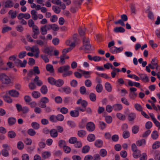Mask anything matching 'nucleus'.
<instances>
[{"mask_svg": "<svg viewBox=\"0 0 160 160\" xmlns=\"http://www.w3.org/2000/svg\"><path fill=\"white\" fill-rule=\"evenodd\" d=\"M137 94L135 92H129V96L132 99H135L137 96Z\"/></svg>", "mask_w": 160, "mask_h": 160, "instance_id": "nucleus-46", "label": "nucleus"}, {"mask_svg": "<svg viewBox=\"0 0 160 160\" xmlns=\"http://www.w3.org/2000/svg\"><path fill=\"white\" fill-rule=\"evenodd\" d=\"M135 117L136 115L135 113H131L129 115L128 118L129 121H131L135 119Z\"/></svg>", "mask_w": 160, "mask_h": 160, "instance_id": "nucleus-44", "label": "nucleus"}, {"mask_svg": "<svg viewBox=\"0 0 160 160\" xmlns=\"http://www.w3.org/2000/svg\"><path fill=\"white\" fill-rule=\"evenodd\" d=\"M58 145L60 147H64V146H66L65 141L64 140H61L59 141L58 142Z\"/></svg>", "mask_w": 160, "mask_h": 160, "instance_id": "nucleus-63", "label": "nucleus"}, {"mask_svg": "<svg viewBox=\"0 0 160 160\" xmlns=\"http://www.w3.org/2000/svg\"><path fill=\"white\" fill-rule=\"evenodd\" d=\"M27 133L30 136H34L36 133L35 131L32 128L29 129L27 131Z\"/></svg>", "mask_w": 160, "mask_h": 160, "instance_id": "nucleus-38", "label": "nucleus"}, {"mask_svg": "<svg viewBox=\"0 0 160 160\" xmlns=\"http://www.w3.org/2000/svg\"><path fill=\"white\" fill-rule=\"evenodd\" d=\"M77 104H81L82 107V108H81L80 107H78L76 109L79 110V111H80V110L79 109H80V108L84 109L86 108L88 105V102L86 100H82L81 98L78 99L77 101Z\"/></svg>", "mask_w": 160, "mask_h": 160, "instance_id": "nucleus-3", "label": "nucleus"}, {"mask_svg": "<svg viewBox=\"0 0 160 160\" xmlns=\"http://www.w3.org/2000/svg\"><path fill=\"white\" fill-rule=\"evenodd\" d=\"M32 31L35 34H39L40 32L38 27L37 26H34L32 28Z\"/></svg>", "mask_w": 160, "mask_h": 160, "instance_id": "nucleus-51", "label": "nucleus"}, {"mask_svg": "<svg viewBox=\"0 0 160 160\" xmlns=\"http://www.w3.org/2000/svg\"><path fill=\"white\" fill-rule=\"evenodd\" d=\"M79 8L75 6H72L71 7L70 9V10L71 12L72 13H75L77 11Z\"/></svg>", "mask_w": 160, "mask_h": 160, "instance_id": "nucleus-58", "label": "nucleus"}, {"mask_svg": "<svg viewBox=\"0 0 160 160\" xmlns=\"http://www.w3.org/2000/svg\"><path fill=\"white\" fill-rule=\"evenodd\" d=\"M9 150L2 149L1 151V154L4 157H7L9 156Z\"/></svg>", "mask_w": 160, "mask_h": 160, "instance_id": "nucleus-41", "label": "nucleus"}, {"mask_svg": "<svg viewBox=\"0 0 160 160\" xmlns=\"http://www.w3.org/2000/svg\"><path fill=\"white\" fill-rule=\"evenodd\" d=\"M134 107L138 111L141 112L142 111V108L141 105L137 103L135 104Z\"/></svg>", "mask_w": 160, "mask_h": 160, "instance_id": "nucleus-45", "label": "nucleus"}, {"mask_svg": "<svg viewBox=\"0 0 160 160\" xmlns=\"http://www.w3.org/2000/svg\"><path fill=\"white\" fill-rule=\"evenodd\" d=\"M102 86L100 83L98 84L96 87V91L98 93L101 92L102 90Z\"/></svg>", "mask_w": 160, "mask_h": 160, "instance_id": "nucleus-28", "label": "nucleus"}, {"mask_svg": "<svg viewBox=\"0 0 160 160\" xmlns=\"http://www.w3.org/2000/svg\"><path fill=\"white\" fill-rule=\"evenodd\" d=\"M79 109L80 110V111L82 112H84L85 111H86V112L87 113L91 115L92 114V111L91 109L89 107H88L87 108H84V109H81L80 108Z\"/></svg>", "mask_w": 160, "mask_h": 160, "instance_id": "nucleus-23", "label": "nucleus"}, {"mask_svg": "<svg viewBox=\"0 0 160 160\" xmlns=\"http://www.w3.org/2000/svg\"><path fill=\"white\" fill-rule=\"evenodd\" d=\"M113 108L115 111L120 110L122 109V105L120 104H116L113 106Z\"/></svg>", "mask_w": 160, "mask_h": 160, "instance_id": "nucleus-19", "label": "nucleus"}, {"mask_svg": "<svg viewBox=\"0 0 160 160\" xmlns=\"http://www.w3.org/2000/svg\"><path fill=\"white\" fill-rule=\"evenodd\" d=\"M27 55V52L26 51H22L20 52L18 56L20 58H23Z\"/></svg>", "mask_w": 160, "mask_h": 160, "instance_id": "nucleus-54", "label": "nucleus"}, {"mask_svg": "<svg viewBox=\"0 0 160 160\" xmlns=\"http://www.w3.org/2000/svg\"><path fill=\"white\" fill-rule=\"evenodd\" d=\"M4 100L8 103H11L12 102V99L9 96L5 95L2 96Z\"/></svg>", "mask_w": 160, "mask_h": 160, "instance_id": "nucleus-27", "label": "nucleus"}, {"mask_svg": "<svg viewBox=\"0 0 160 160\" xmlns=\"http://www.w3.org/2000/svg\"><path fill=\"white\" fill-rule=\"evenodd\" d=\"M40 57L45 63H47L49 62V59L48 58L47 55L41 54Z\"/></svg>", "mask_w": 160, "mask_h": 160, "instance_id": "nucleus-55", "label": "nucleus"}, {"mask_svg": "<svg viewBox=\"0 0 160 160\" xmlns=\"http://www.w3.org/2000/svg\"><path fill=\"white\" fill-rule=\"evenodd\" d=\"M130 7L132 13L135 14L136 13L135 5L132 3H131L130 5Z\"/></svg>", "mask_w": 160, "mask_h": 160, "instance_id": "nucleus-60", "label": "nucleus"}, {"mask_svg": "<svg viewBox=\"0 0 160 160\" xmlns=\"http://www.w3.org/2000/svg\"><path fill=\"white\" fill-rule=\"evenodd\" d=\"M32 95L34 98H36L40 97L41 96L40 93L37 91H34L32 92Z\"/></svg>", "mask_w": 160, "mask_h": 160, "instance_id": "nucleus-40", "label": "nucleus"}, {"mask_svg": "<svg viewBox=\"0 0 160 160\" xmlns=\"http://www.w3.org/2000/svg\"><path fill=\"white\" fill-rule=\"evenodd\" d=\"M128 85L130 87L134 86L136 87L139 88L140 86V83L139 82H132L131 80H129L128 82Z\"/></svg>", "mask_w": 160, "mask_h": 160, "instance_id": "nucleus-13", "label": "nucleus"}, {"mask_svg": "<svg viewBox=\"0 0 160 160\" xmlns=\"http://www.w3.org/2000/svg\"><path fill=\"white\" fill-rule=\"evenodd\" d=\"M27 62V61L26 60H24L23 62H22L21 61L18 59H16L14 62L16 66L22 68L25 67Z\"/></svg>", "mask_w": 160, "mask_h": 160, "instance_id": "nucleus-4", "label": "nucleus"}, {"mask_svg": "<svg viewBox=\"0 0 160 160\" xmlns=\"http://www.w3.org/2000/svg\"><path fill=\"white\" fill-rule=\"evenodd\" d=\"M113 31L115 32L116 33L119 32L123 33L125 32V30L124 28L121 27H116V28H115L113 30Z\"/></svg>", "mask_w": 160, "mask_h": 160, "instance_id": "nucleus-16", "label": "nucleus"}, {"mask_svg": "<svg viewBox=\"0 0 160 160\" xmlns=\"http://www.w3.org/2000/svg\"><path fill=\"white\" fill-rule=\"evenodd\" d=\"M50 136L53 138H55L58 136V131L55 129H52L50 130Z\"/></svg>", "mask_w": 160, "mask_h": 160, "instance_id": "nucleus-12", "label": "nucleus"}, {"mask_svg": "<svg viewBox=\"0 0 160 160\" xmlns=\"http://www.w3.org/2000/svg\"><path fill=\"white\" fill-rule=\"evenodd\" d=\"M56 116L57 121H62L64 120V116L61 114H58Z\"/></svg>", "mask_w": 160, "mask_h": 160, "instance_id": "nucleus-52", "label": "nucleus"}, {"mask_svg": "<svg viewBox=\"0 0 160 160\" xmlns=\"http://www.w3.org/2000/svg\"><path fill=\"white\" fill-rule=\"evenodd\" d=\"M0 80L3 84H9L11 82V80L9 77L4 73H2L0 75Z\"/></svg>", "mask_w": 160, "mask_h": 160, "instance_id": "nucleus-2", "label": "nucleus"}, {"mask_svg": "<svg viewBox=\"0 0 160 160\" xmlns=\"http://www.w3.org/2000/svg\"><path fill=\"white\" fill-rule=\"evenodd\" d=\"M70 68L68 65H66L60 67L58 69V72L60 73H62L64 72H65L68 71Z\"/></svg>", "mask_w": 160, "mask_h": 160, "instance_id": "nucleus-6", "label": "nucleus"}, {"mask_svg": "<svg viewBox=\"0 0 160 160\" xmlns=\"http://www.w3.org/2000/svg\"><path fill=\"white\" fill-rule=\"evenodd\" d=\"M16 119L13 117H10L8 119V123L10 126L14 124L16 122Z\"/></svg>", "mask_w": 160, "mask_h": 160, "instance_id": "nucleus-11", "label": "nucleus"}, {"mask_svg": "<svg viewBox=\"0 0 160 160\" xmlns=\"http://www.w3.org/2000/svg\"><path fill=\"white\" fill-rule=\"evenodd\" d=\"M31 126L33 128L37 130L40 127L39 124L37 122H33L31 123Z\"/></svg>", "mask_w": 160, "mask_h": 160, "instance_id": "nucleus-43", "label": "nucleus"}, {"mask_svg": "<svg viewBox=\"0 0 160 160\" xmlns=\"http://www.w3.org/2000/svg\"><path fill=\"white\" fill-rule=\"evenodd\" d=\"M61 89V90H59L61 92H64L67 94H69L71 92V88L68 87H62Z\"/></svg>", "mask_w": 160, "mask_h": 160, "instance_id": "nucleus-9", "label": "nucleus"}, {"mask_svg": "<svg viewBox=\"0 0 160 160\" xmlns=\"http://www.w3.org/2000/svg\"><path fill=\"white\" fill-rule=\"evenodd\" d=\"M46 69L51 73H53L54 72V69L52 65L48 64L46 66Z\"/></svg>", "mask_w": 160, "mask_h": 160, "instance_id": "nucleus-20", "label": "nucleus"}, {"mask_svg": "<svg viewBox=\"0 0 160 160\" xmlns=\"http://www.w3.org/2000/svg\"><path fill=\"white\" fill-rule=\"evenodd\" d=\"M8 93L12 97L17 98L19 95V92L14 89H12L8 91Z\"/></svg>", "mask_w": 160, "mask_h": 160, "instance_id": "nucleus-8", "label": "nucleus"}, {"mask_svg": "<svg viewBox=\"0 0 160 160\" xmlns=\"http://www.w3.org/2000/svg\"><path fill=\"white\" fill-rule=\"evenodd\" d=\"M34 82H31L28 84L29 88L31 90H34L36 88V86L34 82L36 83V85L38 86H42L43 84L42 82L39 79V77L36 76L33 80Z\"/></svg>", "mask_w": 160, "mask_h": 160, "instance_id": "nucleus-1", "label": "nucleus"}, {"mask_svg": "<svg viewBox=\"0 0 160 160\" xmlns=\"http://www.w3.org/2000/svg\"><path fill=\"white\" fill-rule=\"evenodd\" d=\"M137 145L138 146H141L143 144L144 145L146 144V140L145 139H142L141 140H138L136 142Z\"/></svg>", "mask_w": 160, "mask_h": 160, "instance_id": "nucleus-30", "label": "nucleus"}, {"mask_svg": "<svg viewBox=\"0 0 160 160\" xmlns=\"http://www.w3.org/2000/svg\"><path fill=\"white\" fill-rule=\"evenodd\" d=\"M103 144V142L100 139L96 140L94 143V145L97 148H100L102 147Z\"/></svg>", "mask_w": 160, "mask_h": 160, "instance_id": "nucleus-15", "label": "nucleus"}, {"mask_svg": "<svg viewBox=\"0 0 160 160\" xmlns=\"http://www.w3.org/2000/svg\"><path fill=\"white\" fill-rule=\"evenodd\" d=\"M89 98L91 101L95 102L96 100V95L93 92L91 93L89 95Z\"/></svg>", "mask_w": 160, "mask_h": 160, "instance_id": "nucleus-37", "label": "nucleus"}, {"mask_svg": "<svg viewBox=\"0 0 160 160\" xmlns=\"http://www.w3.org/2000/svg\"><path fill=\"white\" fill-rule=\"evenodd\" d=\"M50 153L48 152H44L42 154V157L44 159L48 158L50 157Z\"/></svg>", "mask_w": 160, "mask_h": 160, "instance_id": "nucleus-42", "label": "nucleus"}, {"mask_svg": "<svg viewBox=\"0 0 160 160\" xmlns=\"http://www.w3.org/2000/svg\"><path fill=\"white\" fill-rule=\"evenodd\" d=\"M34 42L35 43H36L38 45L41 46H42L44 45V43L43 41L40 39H38L36 40H34Z\"/></svg>", "mask_w": 160, "mask_h": 160, "instance_id": "nucleus-53", "label": "nucleus"}, {"mask_svg": "<svg viewBox=\"0 0 160 160\" xmlns=\"http://www.w3.org/2000/svg\"><path fill=\"white\" fill-rule=\"evenodd\" d=\"M79 110L78 109L74 111H71L70 113L71 116L72 117H78L79 114Z\"/></svg>", "mask_w": 160, "mask_h": 160, "instance_id": "nucleus-17", "label": "nucleus"}, {"mask_svg": "<svg viewBox=\"0 0 160 160\" xmlns=\"http://www.w3.org/2000/svg\"><path fill=\"white\" fill-rule=\"evenodd\" d=\"M8 14L11 15V18L12 19H14L16 18L17 17V12L16 11L13 12L12 10H10L8 13Z\"/></svg>", "mask_w": 160, "mask_h": 160, "instance_id": "nucleus-22", "label": "nucleus"}, {"mask_svg": "<svg viewBox=\"0 0 160 160\" xmlns=\"http://www.w3.org/2000/svg\"><path fill=\"white\" fill-rule=\"evenodd\" d=\"M139 130V128L138 125H135L132 128V131L133 134H135L138 133Z\"/></svg>", "mask_w": 160, "mask_h": 160, "instance_id": "nucleus-31", "label": "nucleus"}, {"mask_svg": "<svg viewBox=\"0 0 160 160\" xmlns=\"http://www.w3.org/2000/svg\"><path fill=\"white\" fill-rule=\"evenodd\" d=\"M33 71L35 74H39L40 73V71L39 69V68L38 66H35L33 67Z\"/></svg>", "mask_w": 160, "mask_h": 160, "instance_id": "nucleus-59", "label": "nucleus"}, {"mask_svg": "<svg viewBox=\"0 0 160 160\" xmlns=\"http://www.w3.org/2000/svg\"><path fill=\"white\" fill-rule=\"evenodd\" d=\"M14 3L11 0H7L4 3V7L6 8L12 7Z\"/></svg>", "mask_w": 160, "mask_h": 160, "instance_id": "nucleus-10", "label": "nucleus"}, {"mask_svg": "<svg viewBox=\"0 0 160 160\" xmlns=\"http://www.w3.org/2000/svg\"><path fill=\"white\" fill-rule=\"evenodd\" d=\"M152 126V123L150 121H148L146 122L145 124V128L148 129H150Z\"/></svg>", "mask_w": 160, "mask_h": 160, "instance_id": "nucleus-56", "label": "nucleus"}, {"mask_svg": "<svg viewBox=\"0 0 160 160\" xmlns=\"http://www.w3.org/2000/svg\"><path fill=\"white\" fill-rule=\"evenodd\" d=\"M83 0H75L73 2V4L75 7H77L79 8H80V6Z\"/></svg>", "mask_w": 160, "mask_h": 160, "instance_id": "nucleus-14", "label": "nucleus"}, {"mask_svg": "<svg viewBox=\"0 0 160 160\" xmlns=\"http://www.w3.org/2000/svg\"><path fill=\"white\" fill-rule=\"evenodd\" d=\"M105 87L106 89L108 92H111L112 91V87L110 83L107 82L105 85Z\"/></svg>", "mask_w": 160, "mask_h": 160, "instance_id": "nucleus-33", "label": "nucleus"}, {"mask_svg": "<svg viewBox=\"0 0 160 160\" xmlns=\"http://www.w3.org/2000/svg\"><path fill=\"white\" fill-rule=\"evenodd\" d=\"M42 35H45L47 33V29L45 25L41 27L40 29Z\"/></svg>", "mask_w": 160, "mask_h": 160, "instance_id": "nucleus-29", "label": "nucleus"}, {"mask_svg": "<svg viewBox=\"0 0 160 160\" xmlns=\"http://www.w3.org/2000/svg\"><path fill=\"white\" fill-rule=\"evenodd\" d=\"M96 138L95 135L92 134H90L87 136V139L89 142L94 141Z\"/></svg>", "mask_w": 160, "mask_h": 160, "instance_id": "nucleus-18", "label": "nucleus"}, {"mask_svg": "<svg viewBox=\"0 0 160 160\" xmlns=\"http://www.w3.org/2000/svg\"><path fill=\"white\" fill-rule=\"evenodd\" d=\"M80 93L82 95L85 94L86 92V89L84 86L81 87L79 89Z\"/></svg>", "mask_w": 160, "mask_h": 160, "instance_id": "nucleus-62", "label": "nucleus"}, {"mask_svg": "<svg viewBox=\"0 0 160 160\" xmlns=\"http://www.w3.org/2000/svg\"><path fill=\"white\" fill-rule=\"evenodd\" d=\"M8 135L9 138H13L16 137V133L14 131L11 130L8 132Z\"/></svg>", "mask_w": 160, "mask_h": 160, "instance_id": "nucleus-24", "label": "nucleus"}, {"mask_svg": "<svg viewBox=\"0 0 160 160\" xmlns=\"http://www.w3.org/2000/svg\"><path fill=\"white\" fill-rule=\"evenodd\" d=\"M42 51L44 53L47 54L50 56H52L53 55L52 53L53 50L51 48L47 47Z\"/></svg>", "mask_w": 160, "mask_h": 160, "instance_id": "nucleus-7", "label": "nucleus"}, {"mask_svg": "<svg viewBox=\"0 0 160 160\" xmlns=\"http://www.w3.org/2000/svg\"><path fill=\"white\" fill-rule=\"evenodd\" d=\"M158 137V134L157 131L156 130L153 131L151 134V137L153 139H156Z\"/></svg>", "mask_w": 160, "mask_h": 160, "instance_id": "nucleus-36", "label": "nucleus"}, {"mask_svg": "<svg viewBox=\"0 0 160 160\" xmlns=\"http://www.w3.org/2000/svg\"><path fill=\"white\" fill-rule=\"evenodd\" d=\"M160 147V142L156 141L152 145V148L153 149H155L158 148Z\"/></svg>", "mask_w": 160, "mask_h": 160, "instance_id": "nucleus-35", "label": "nucleus"}, {"mask_svg": "<svg viewBox=\"0 0 160 160\" xmlns=\"http://www.w3.org/2000/svg\"><path fill=\"white\" fill-rule=\"evenodd\" d=\"M17 148L19 150H22L24 148L23 143L21 141H19L18 142Z\"/></svg>", "mask_w": 160, "mask_h": 160, "instance_id": "nucleus-48", "label": "nucleus"}, {"mask_svg": "<svg viewBox=\"0 0 160 160\" xmlns=\"http://www.w3.org/2000/svg\"><path fill=\"white\" fill-rule=\"evenodd\" d=\"M123 137L125 139L128 138L130 136V133L128 131H124L122 133Z\"/></svg>", "mask_w": 160, "mask_h": 160, "instance_id": "nucleus-49", "label": "nucleus"}, {"mask_svg": "<svg viewBox=\"0 0 160 160\" xmlns=\"http://www.w3.org/2000/svg\"><path fill=\"white\" fill-rule=\"evenodd\" d=\"M64 84V81L62 79H58L56 81L55 85L58 87H61Z\"/></svg>", "mask_w": 160, "mask_h": 160, "instance_id": "nucleus-26", "label": "nucleus"}, {"mask_svg": "<svg viewBox=\"0 0 160 160\" xmlns=\"http://www.w3.org/2000/svg\"><path fill=\"white\" fill-rule=\"evenodd\" d=\"M140 153L141 152L139 150H138L134 151L132 155L135 158H137L139 157H140V155L141 156Z\"/></svg>", "mask_w": 160, "mask_h": 160, "instance_id": "nucleus-32", "label": "nucleus"}, {"mask_svg": "<svg viewBox=\"0 0 160 160\" xmlns=\"http://www.w3.org/2000/svg\"><path fill=\"white\" fill-rule=\"evenodd\" d=\"M77 134L79 137H83L86 135V133L85 131L81 130L78 131Z\"/></svg>", "mask_w": 160, "mask_h": 160, "instance_id": "nucleus-25", "label": "nucleus"}, {"mask_svg": "<svg viewBox=\"0 0 160 160\" xmlns=\"http://www.w3.org/2000/svg\"><path fill=\"white\" fill-rule=\"evenodd\" d=\"M116 116L120 120H124L125 119L126 117L125 115L121 113H117Z\"/></svg>", "mask_w": 160, "mask_h": 160, "instance_id": "nucleus-39", "label": "nucleus"}, {"mask_svg": "<svg viewBox=\"0 0 160 160\" xmlns=\"http://www.w3.org/2000/svg\"><path fill=\"white\" fill-rule=\"evenodd\" d=\"M80 71L83 72L82 74L86 78H88L90 77V72H89L82 71L81 70H80Z\"/></svg>", "mask_w": 160, "mask_h": 160, "instance_id": "nucleus-50", "label": "nucleus"}, {"mask_svg": "<svg viewBox=\"0 0 160 160\" xmlns=\"http://www.w3.org/2000/svg\"><path fill=\"white\" fill-rule=\"evenodd\" d=\"M86 128L89 131L92 132L95 129V125L93 122H89L87 124Z\"/></svg>", "mask_w": 160, "mask_h": 160, "instance_id": "nucleus-5", "label": "nucleus"}, {"mask_svg": "<svg viewBox=\"0 0 160 160\" xmlns=\"http://www.w3.org/2000/svg\"><path fill=\"white\" fill-rule=\"evenodd\" d=\"M40 91L42 94H46L48 91L47 86L45 85H42L40 89Z\"/></svg>", "mask_w": 160, "mask_h": 160, "instance_id": "nucleus-21", "label": "nucleus"}, {"mask_svg": "<svg viewBox=\"0 0 160 160\" xmlns=\"http://www.w3.org/2000/svg\"><path fill=\"white\" fill-rule=\"evenodd\" d=\"M77 141V139L75 137L70 138L69 140V142L71 144H75Z\"/></svg>", "mask_w": 160, "mask_h": 160, "instance_id": "nucleus-57", "label": "nucleus"}, {"mask_svg": "<svg viewBox=\"0 0 160 160\" xmlns=\"http://www.w3.org/2000/svg\"><path fill=\"white\" fill-rule=\"evenodd\" d=\"M100 154L101 156L104 157L106 156L107 152L105 149H101L100 151Z\"/></svg>", "mask_w": 160, "mask_h": 160, "instance_id": "nucleus-61", "label": "nucleus"}, {"mask_svg": "<svg viewBox=\"0 0 160 160\" xmlns=\"http://www.w3.org/2000/svg\"><path fill=\"white\" fill-rule=\"evenodd\" d=\"M90 149V148L89 146L86 145L84 146L82 149V152L83 153H85L88 152Z\"/></svg>", "mask_w": 160, "mask_h": 160, "instance_id": "nucleus-34", "label": "nucleus"}, {"mask_svg": "<svg viewBox=\"0 0 160 160\" xmlns=\"http://www.w3.org/2000/svg\"><path fill=\"white\" fill-rule=\"evenodd\" d=\"M48 82L52 85H55L56 82V80L52 77H49L48 78Z\"/></svg>", "mask_w": 160, "mask_h": 160, "instance_id": "nucleus-47", "label": "nucleus"}, {"mask_svg": "<svg viewBox=\"0 0 160 160\" xmlns=\"http://www.w3.org/2000/svg\"><path fill=\"white\" fill-rule=\"evenodd\" d=\"M106 124L103 122L100 121L99 122V126L100 129L103 130L106 127Z\"/></svg>", "mask_w": 160, "mask_h": 160, "instance_id": "nucleus-64", "label": "nucleus"}]
</instances>
